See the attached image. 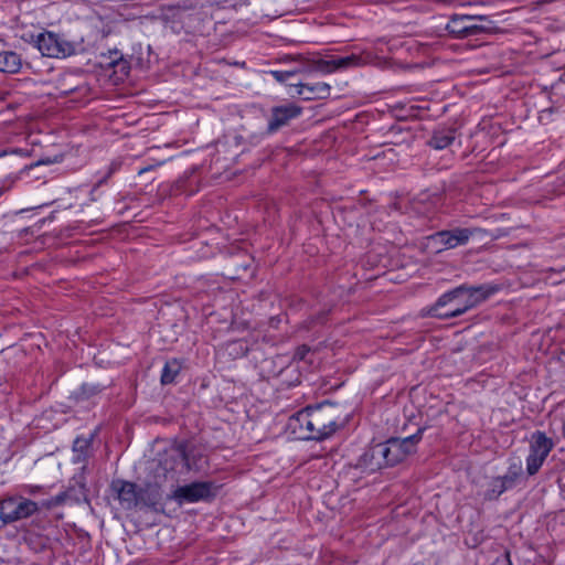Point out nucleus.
<instances>
[{"instance_id":"f257e3e1","label":"nucleus","mask_w":565,"mask_h":565,"mask_svg":"<svg viewBox=\"0 0 565 565\" xmlns=\"http://www.w3.org/2000/svg\"><path fill=\"white\" fill-rule=\"evenodd\" d=\"M497 290V287L490 285L458 286L443 294L430 307L429 315L444 320L459 317L487 300Z\"/></svg>"},{"instance_id":"f03ea898","label":"nucleus","mask_w":565,"mask_h":565,"mask_svg":"<svg viewBox=\"0 0 565 565\" xmlns=\"http://www.w3.org/2000/svg\"><path fill=\"white\" fill-rule=\"evenodd\" d=\"M160 19L174 34H193L201 31L204 12L196 3L186 1L162 8Z\"/></svg>"},{"instance_id":"7ed1b4c3","label":"nucleus","mask_w":565,"mask_h":565,"mask_svg":"<svg viewBox=\"0 0 565 565\" xmlns=\"http://www.w3.org/2000/svg\"><path fill=\"white\" fill-rule=\"evenodd\" d=\"M204 457L200 449L188 444H179L175 448L166 452L160 459L157 469V477L175 480L174 471L179 466L186 471H201L204 467Z\"/></svg>"},{"instance_id":"20e7f679","label":"nucleus","mask_w":565,"mask_h":565,"mask_svg":"<svg viewBox=\"0 0 565 565\" xmlns=\"http://www.w3.org/2000/svg\"><path fill=\"white\" fill-rule=\"evenodd\" d=\"M311 430L309 438L311 440H323L329 438L339 427L337 409L331 404H320L310 406Z\"/></svg>"},{"instance_id":"39448f33","label":"nucleus","mask_w":565,"mask_h":565,"mask_svg":"<svg viewBox=\"0 0 565 565\" xmlns=\"http://www.w3.org/2000/svg\"><path fill=\"white\" fill-rule=\"evenodd\" d=\"M423 433L424 428H418L412 436L405 438H390L385 443H380L386 467L395 466L414 454L417 444L423 438Z\"/></svg>"},{"instance_id":"423d86ee","label":"nucleus","mask_w":565,"mask_h":565,"mask_svg":"<svg viewBox=\"0 0 565 565\" xmlns=\"http://www.w3.org/2000/svg\"><path fill=\"white\" fill-rule=\"evenodd\" d=\"M487 21L492 23L487 15L479 14H452L446 24L447 32L455 39H466L483 33H491L493 26L486 24H473L471 21Z\"/></svg>"},{"instance_id":"0eeeda50","label":"nucleus","mask_w":565,"mask_h":565,"mask_svg":"<svg viewBox=\"0 0 565 565\" xmlns=\"http://www.w3.org/2000/svg\"><path fill=\"white\" fill-rule=\"evenodd\" d=\"M34 42L41 54L47 57L63 58L76 52L74 42L50 31L38 34Z\"/></svg>"},{"instance_id":"6e6552de","label":"nucleus","mask_w":565,"mask_h":565,"mask_svg":"<svg viewBox=\"0 0 565 565\" xmlns=\"http://www.w3.org/2000/svg\"><path fill=\"white\" fill-rule=\"evenodd\" d=\"M553 447V440L545 433L537 430L532 434L530 452L526 457V472L529 476H534L539 472Z\"/></svg>"},{"instance_id":"1a4fd4ad","label":"nucleus","mask_w":565,"mask_h":565,"mask_svg":"<svg viewBox=\"0 0 565 565\" xmlns=\"http://www.w3.org/2000/svg\"><path fill=\"white\" fill-rule=\"evenodd\" d=\"M39 511L36 502L25 498H7L1 502L0 520L4 524L26 519Z\"/></svg>"},{"instance_id":"9d476101","label":"nucleus","mask_w":565,"mask_h":565,"mask_svg":"<svg viewBox=\"0 0 565 565\" xmlns=\"http://www.w3.org/2000/svg\"><path fill=\"white\" fill-rule=\"evenodd\" d=\"M478 232L477 228L456 227L448 231H439L431 234L428 239L437 247V253L445 249L456 248L458 246L466 245L470 237Z\"/></svg>"},{"instance_id":"9b49d317","label":"nucleus","mask_w":565,"mask_h":565,"mask_svg":"<svg viewBox=\"0 0 565 565\" xmlns=\"http://www.w3.org/2000/svg\"><path fill=\"white\" fill-rule=\"evenodd\" d=\"M214 484L210 481H196L186 486L178 487L171 494V499L179 504L194 503L201 500H209L214 497Z\"/></svg>"},{"instance_id":"f8f14e48","label":"nucleus","mask_w":565,"mask_h":565,"mask_svg":"<svg viewBox=\"0 0 565 565\" xmlns=\"http://www.w3.org/2000/svg\"><path fill=\"white\" fill-rule=\"evenodd\" d=\"M302 108L294 103H286L274 106L270 109L266 132L273 135L282 127L289 125L290 120L301 115Z\"/></svg>"},{"instance_id":"ddd939ff","label":"nucleus","mask_w":565,"mask_h":565,"mask_svg":"<svg viewBox=\"0 0 565 565\" xmlns=\"http://www.w3.org/2000/svg\"><path fill=\"white\" fill-rule=\"evenodd\" d=\"M72 481L75 482V486L71 484L65 491H62L55 497H52L49 500L42 502V507L46 510H51L55 507L63 505L65 502L72 500L75 502H79L82 498L86 497V486H85V477L84 473H79L77 477H74Z\"/></svg>"},{"instance_id":"4468645a","label":"nucleus","mask_w":565,"mask_h":565,"mask_svg":"<svg viewBox=\"0 0 565 565\" xmlns=\"http://www.w3.org/2000/svg\"><path fill=\"white\" fill-rule=\"evenodd\" d=\"M384 467H386V461L380 444L365 449L354 463L355 469L369 475Z\"/></svg>"},{"instance_id":"2eb2a0df","label":"nucleus","mask_w":565,"mask_h":565,"mask_svg":"<svg viewBox=\"0 0 565 565\" xmlns=\"http://www.w3.org/2000/svg\"><path fill=\"white\" fill-rule=\"evenodd\" d=\"M111 489L117 493L121 507L126 510L138 508L139 488L136 483L124 480H115Z\"/></svg>"},{"instance_id":"dca6fc26","label":"nucleus","mask_w":565,"mask_h":565,"mask_svg":"<svg viewBox=\"0 0 565 565\" xmlns=\"http://www.w3.org/2000/svg\"><path fill=\"white\" fill-rule=\"evenodd\" d=\"M288 428L299 439L311 440V438H309L311 430L310 406L290 416L288 420Z\"/></svg>"},{"instance_id":"f3484780","label":"nucleus","mask_w":565,"mask_h":565,"mask_svg":"<svg viewBox=\"0 0 565 565\" xmlns=\"http://www.w3.org/2000/svg\"><path fill=\"white\" fill-rule=\"evenodd\" d=\"M296 87V93L305 100L324 99L331 94L330 85L323 82L299 83Z\"/></svg>"},{"instance_id":"a211bd4d","label":"nucleus","mask_w":565,"mask_h":565,"mask_svg":"<svg viewBox=\"0 0 565 565\" xmlns=\"http://www.w3.org/2000/svg\"><path fill=\"white\" fill-rule=\"evenodd\" d=\"M162 500L161 486L158 481L139 487L138 507L157 510Z\"/></svg>"},{"instance_id":"6ab92c4d","label":"nucleus","mask_w":565,"mask_h":565,"mask_svg":"<svg viewBox=\"0 0 565 565\" xmlns=\"http://www.w3.org/2000/svg\"><path fill=\"white\" fill-rule=\"evenodd\" d=\"M335 67L338 70H348L353 67H360L371 63L372 54L367 52L352 53L347 56L334 57Z\"/></svg>"},{"instance_id":"aec40b11","label":"nucleus","mask_w":565,"mask_h":565,"mask_svg":"<svg viewBox=\"0 0 565 565\" xmlns=\"http://www.w3.org/2000/svg\"><path fill=\"white\" fill-rule=\"evenodd\" d=\"M456 139V129L454 128H439L436 129L428 141V145L436 149L443 150L449 147Z\"/></svg>"},{"instance_id":"412c9836","label":"nucleus","mask_w":565,"mask_h":565,"mask_svg":"<svg viewBox=\"0 0 565 565\" xmlns=\"http://www.w3.org/2000/svg\"><path fill=\"white\" fill-rule=\"evenodd\" d=\"M22 67V58L14 51L0 52V72L8 74H17Z\"/></svg>"},{"instance_id":"4be33fe9","label":"nucleus","mask_w":565,"mask_h":565,"mask_svg":"<svg viewBox=\"0 0 565 565\" xmlns=\"http://www.w3.org/2000/svg\"><path fill=\"white\" fill-rule=\"evenodd\" d=\"M523 476V466L522 461L516 459L512 460L508 467L505 475L500 476L505 484L512 489L516 486L520 479Z\"/></svg>"},{"instance_id":"5701e85b","label":"nucleus","mask_w":565,"mask_h":565,"mask_svg":"<svg viewBox=\"0 0 565 565\" xmlns=\"http://www.w3.org/2000/svg\"><path fill=\"white\" fill-rule=\"evenodd\" d=\"M181 369L182 363L178 359L167 361L162 369L161 383L163 385L173 383Z\"/></svg>"},{"instance_id":"b1692460","label":"nucleus","mask_w":565,"mask_h":565,"mask_svg":"<svg viewBox=\"0 0 565 565\" xmlns=\"http://www.w3.org/2000/svg\"><path fill=\"white\" fill-rule=\"evenodd\" d=\"M508 490H510V488L505 484L502 478L500 476L494 477L488 483V488L484 491V499L488 501L497 500L503 492Z\"/></svg>"},{"instance_id":"393cba45","label":"nucleus","mask_w":565,"mask_h":565,"mask_svg":"<svg viewBox=\"0 0 565 565\" xmlns=\"http://www.w3.org/2000/svg\"><path fill=\"white\" fill-rule=\"evenodd\" d=\"M308 70L321 72L323 74L333 73L337 71L334 57H332L330 60H323V58L310 60V61H308Z\"/></svg>"},{"instance_id":"a878e982","label":"nucleus","mask_w":565,"mask_h":565,"mask_svg":"<svg viewBox=\"0 0 565 565\" xmlns=\"http://www.w3.org/2000/svg\"><path fill=\"white\" fill-rule=\"evenodd\" d=\"M104 388H105L104 385L93 384V383H84L75 392V397L78 401H86V399H89V398L94 397L95 395H98L99 393H102Z\"/></svg>"},{"instance_id":"bb28decb","label":"nucleus","mask_w":565,"mask_h":565,"mask_svg":"<svg viewBox=\"0 0 565 565\" xmlns=\"http://www.w3.org/2000/svg\"><path fill=\"white\" fill-rule=\"evenodd\" d=\"M90 447V439L76 438L73 443V451L75 452L73 461L79 463L86 460L87 450Z\"/></svg>"},{"instance_id":"cd10ccee","label":"nucleus","mask_w":565,"mask_h":565,"mask_svg":"<svg viewBox=\"0 0 565 565\" xmlns=\"http://www.w3.org/2000/svg\"><path fill=\"white\" fill-rule=\"evenodd\" d=\"M109 66L117 68L121 74L127 75L129 73V63L122 58V55L118 51L110 52Z\"/></svg>"},{"instance_id":"c85d7f7f","label":"nucleus","mask_w":565,"mask_h":565,"mask_svg":"<svg viewBox=\"0 0 565 565\" xmlns=\"http://www.w3.org/2000/svg\"><path fill=\"white\" fill-rule=\"evenodd\" d=\"M493 565H512L511 558H510V552L504 551L502 555L495 558Z\"/></svg>"},{"instance_id":"c756f323","label":"nucleus","mask_w":565,"mask_h":565,"mask_svg":"<svg viewBox=\"0 0 565 565\" xmlns=\"http://www.w3.org/2000/svg\"><path fill=\"white\" fill-rule=\"evenodd\" d=\"M309 351H310V349L307 345L298 347L296 352H295L294 359L302 361V360H305V358L307 356Z\"/></svg>"},{"instance_id":"7c9ffc66","label":"nucleus","mask_w":565,"mask_h":565,"mask_svg":"<svg viewBox=\"0 0 565 565\" xmlns=\"http://www.w3.org/2000/svg\"><path fill=\"white\" fill-rule=\"evenodd\" d=\"M295 72H281V71H275L273 72L274 77L278 82H286L290 76H292Z\"/></svg>"},{"instance_id":"2f4dec72","label":"nucleus","mask_w":565,"mask_h":565,"mask_svg":"<svg viewBox=\"0 0 565 565\" xmlns=\"http://www.w3.org/2000/svg\"><path fill=\"white\" fill-rule=\"evenodd\" d=\"M42 489H43V487H41V486H26L25 487L26 493H29L31 495L36 494L38 492L42 491Z\"/></svg>"},{"instance_id":"473e14b6","label":"nucleus","mask_w":565,"mask_h":565,"mask_svg":"<svg viewBox=\"0 0 565 565\" xmlns=\"http://www.w3.org/2000/svg\"><path fill=\"white\" fill-rule=\"evenodd\" d=\"M150 169H151V167L143 168V169H141V170L139 171V174H142V173H145V172L149 171Z\"/></svg>"}]
</instances>
